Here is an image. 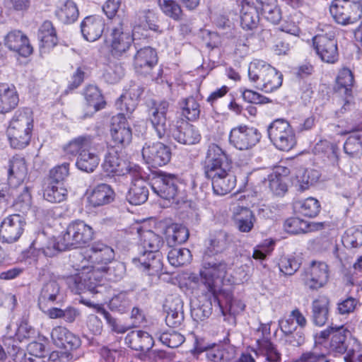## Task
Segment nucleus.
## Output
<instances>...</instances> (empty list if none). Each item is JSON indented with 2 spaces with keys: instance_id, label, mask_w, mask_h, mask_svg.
<instances>
[{
  "instance_id": "nucleus-1",
  "label": "nucleus",
  "mask_w": 362,
  "mask_h": 362,
  "mask_svg": "<svg viewBox=\"0 0 362 362\" xmlns=\"http://www.w3.org/2000/svg\"><path fill=\"white\" fill-rule=\"evenodd\" d=\"M76 262L73 260V267L76 272L74 275L67 277L66 282L70 289L75 293H81L86 291L91 293H97L100 276L97 272L101 270L107 274L109 280L117 281L120 280L125 273V266L122 262H114L111 266L93 267L88 265V261L83 255L77 252L73 255Z\"/></svg>"
},
{
  "instance_id": "nucleus-2",
  "label": "nucleus",
  "mask_w": 362,
  "mask_h": 362,
  "mask_svg": "<svg viewBox=\"0 0 362 362\" xmlns=\"http://www.w3.org/2000/svg\"><path fill=\"white\" fill-rule=\"evenodd\" d=\"M170 104L166 100L153 103L149 110V119L160 139L167 137L173 139L185 145H193L201 140L199 130L192 124L182 121L176 124H171L167 119V112Z\"/></svg>"
},
{
  "instance_id": "nucleus-3",
  "label": "nucleus",
  "mask_w": 362,
  "mask_h": 362,
  "mask_svg": "<svg viewBox=\"0 0 362 362\" xmlns=\"http://www.w3.org/2000/svg\"><path fill=\"white\" fill-rule=\"evenodd\" d=\"M231 162L224 149L216 144L208 146L203 163L205 177L211 181L214 192L225 195L236 185V177L232 173Z\"/></svg>"
},
{
  "instance_id": "nucleus-4",
  "label": "nucleus",
  "mask_w": 362,
  "mask_h": 362,
  "mask_svg": "<svg viewBox=\"0 0 362 362\" xmlns=\"http://www.w3.org/2000/svg\"><path fill=\"white\" fill-rule=\"evenodd\" d=\"M93 235L94 230L90 226L82 220L77 219L69 223L64 233L52 245H40L38 238H45L44 234L39 235L33 242V245L42 251L45 256L52 257L59 251L85 246L93 240Z\"/></svg>"
},
{
  "instance_id": "nucleus-5",
  "label": "nucleus",
  "mask_w": 362,
  "mask_h": 362,
  "mask_svg": "<svg viewBox=\"0 0 362 362\" xmlns=\"http://www.w3.org/2000/svg\"><path fill=\"white\" fill-rule=\"evenodd\" d=\"M216 284L214 293L211 295V292L202 281V277H200V288L206 300L202 305L192 309L191 315L194 320L203 321L208 318L212 313L213 304L218 306L223 315L225 309L232 315L244 310L245 305L240 300L233 298L230 290L221 288L222 281L219 280ZM211 293H214V291H211Z\"/></svg>"
},
{
  "instance_id": "nucleus-6",
  "label": "nucleus",
  "mask_w": 362,
  "mask_h": 362,
  "mask_svg": "<svg viewBox=\"0 0 362 362\" xmlns=\"http://www.w3.org/2000/svg\"><path fill=\"white\" fill-rule=\"evenodd\" d=\"M223 247L224 240L223 239L211 238L203 256L200 277H202L204 286L210 292L211 291H214V287L217 286L216 284L219 282V280L222 281L227 273V264L222 260L213 257L220 252ZM213 293H211V295Z\"/></svg>"
},
{
  "instance_id": "nucleus-7",
  "label": "nucleus",
  "mask_w": 362,
  "mask_h": 362,
  "mask_svg": "<svg viewBox=\"0 0 362 362\" xmlns=\"http://www.w3.org/2000/svg\"><path fill=\"white\" fill-rule=\"evenodd\" d=\"M94 140V136L83 134L73 139L64 147L66 153L78 155L76 165L81 171L92 173L100 163L99 156L93 151L95 148Z\"/></svg>"
},
{
  "instance_id": "nucleus-8",
  "label": "nucleus",
  "mask_w": 362,
  "mask_h": 362,
  "mask_svg": "<svg viewBox=\"0 0 362 362\" xmlns=\"http://www.w3.org/2000/svg\"><path fill=\"white\" fill-rule=\"evenodd\" d=\"M33 129V112L29 108L18 110L10 120L7 136L13 148L23 149L30 143Z\"/></svg>"
},
{
  "instance_id": "nucleus-9",
  "label": "nucleus",
  "mask_w": 362,
  "mask_h": 362,
  "mask_svg": "<svg viewBox=\"0 0 362 362\" xmlns=\"http://www.w3.org/2000/svg\"><path fill=\"white\" fill-rule=\"evenodd\" d=\"M268 136L274 146L284 151H288L296 144L295 132L285 119H277L273 121L267 129Z\"/></svg>"
},
{
  "instance_id": "nucleus-10",
  "label": "nucleus",
  "mask_w": 362,
  "mask_h": 362,
  "mask_svg": "<svg viewBox=\"0 0 362 362\" xmlns=\"http://www.w3.org/2000/svg\"><path fill=\"white\" fill-rule=\"evenodd\" d=\"M178 184L176 175L165 172L158 173L151 180V189L155 194L175 204L180 202Z\"/></svg>"
},
{
  "instance_id": "nucleus-11",
  "label": "nucleus",
  "mask_w": 362,
  "mask_h": 362,
  "mask_svg": "<svg viewBox=\"0 0 362 362\" xmlns=\"http://www.w3.org/2000/svg\"><path fill=\"white\" fill-rule=\"evenodd\" d=\"M354 0H333L329 11L335 22L341 25H352L361 18V11Z\"/></svg>"
},
{
  "instance_id": "nucleus-12",
  "label": "nucleus",
  "mask_w": 362,
  "mask_h": 362,
  "mask_svg": "<svg viewBox=\"0 0 362 362\" xmlns=\"http://www.w3.org/2000/svg\"><path fill=\"white\" fill-rule=\"evenodd\" d=\"M102 167L109 176L129 175L131 178H133L139 176L140 173L139 166L122 159L117 151L114 149L107 153Z\"/></svg>"
},
{
  "instance_id": "nucleus-13",
  "label": "nucleus",
  "mask_w": 362,
  "mask_h": 362,
  "mask_svg": "<svg viewBox=\"0 0 362 362\" xmlns=\"http://www.w3.org/2000/svg\"><path fill=\"white\" fill-rule=\"evenodd\" d=\"M110 33V54L117 59L125 55L134 42L133 35L124 28V23L119 19H115Z\"/></svg>"
},
{
  "instance_id": "nucleus-14",
  "label": "nucleus",
  "mask_w": 362,
  "mask_h": 362,
  "mask_svg": "<svg viewBox=\"0 0 362 362\" xmlns=\"http://www.w3.org/2000/svg\"><path fill=\"white\" fill-rule=\"evenodd\" d=\"M262 137L259 131L248 125L233 127L229 134V142L235 148L245 151L254 147Z\"/></svg>"
},
{
  "instance_id": "nucleus-15",
  "label": "nucleus",
  "mask_w": 362,
  "mask_h": 362,
  "mask_svg": "<svg viewBox=\"0 0 362 362\" xmlns=\"http://www.w3.org/2000/svg\"><path fill=\"white\" fill-rule=\"evenodd\" d=\"M313 47L322 61L333 64L338 59L337 42L335 33L330 30L325 33L317 34L313 37Z\"/></svg>"
},
{
  "instance_id": "nucleus-16",
  "label": "nucleus",
  "mask_w": 362,
  "mask_h": 362,
  "mask_svg": "<svg viewBox=\"0 0 362 362\" xmlns=\"http://www.w3.org/2000/svg\"><path fill=\"white\" fill-rule=\"evenodd\" d=\"M301 276L306 286L312 290L318 289L329 280V266L323 261L313 260L305 267Z\"/></svg>"
},
{
  "instance_id": "nucleus-17",
  "label": "nucleus",
  "mask_w": 362,
  "mask_h": 362,
  "mask_svg": "<svg viewBox=\"0 0 362 362\" xmlns=\"http://www.w3.org/2000/svg\"><path fill=\"white\" fill-rule=\"evenodd\" d=\"M141 153L145 162L154 168L168 163L172 155L170 148L158 141L146 142Z\"/></svg>"
},
{
  "instance_id": "nucleus-18",
  "label": "nucleus",
  "mask_w": 362,
  "mask_h": 362,
  "mask_svg": "<svg viewBox=\"0 0 362 362\" xmlns=\"http://www.w3.org/2000/svg\"><path fill=\"white\" fill-rule=\"evenodd\" d=\"M329 336H331L329 346L330 352L334 354H342L348 351V346L352 339L348 340L350 332L344 325H332L320 333V337L322 339H327Z\"/></svg>"
},
{
  "instance_id": "nucleus-19",
  "label": "nucleus",
  "mask_w": 362,
  "mask_h": 362,
  "mask_svg": "<svg viewBox=\"0 0 362 362\" xmlns=\"http://www.w3.org/2000/svg\"><path fill=\"white\" fill-rule=\"evenodd\" d=\"M334 131L340 136L356 132L346 139L344 144V151L352 158H358L362 155V128L359 129L355 125L344 127L343 124H339L335 126Z\"/></svg>"
},
{
  "instance_id": "nucleus-20",
  "label": "nucleus",
  "mask_w": 362,
  "mask_h": 362,
  "mask_svg": "<svg viewBox=\"0 0 362 362\" xmlns=\"http://www.w3.org/2000/svg\"><path fill=\"white\" fill-rule=\"evenodd\" d=\"M25 221L19 214L6 216L0 225V239L2 242L12 243L17 241L24 231Z\"/></svg>"
},
{
  "instance_id": "nucleus-21",
  "label": "nucleus",
  "mask_w": 362,
  "mask_h": 362,
  "mask_svg": "<svg viewBox=\"0 0 362 362\" xmlns=\"http://www.w3.org/2000/svg\"><path fill=\"white\" fill-rule=\"evenodd\" d=\"M133 264L149 276H156L163 269L160 252H144L132 259Z\"/></svg>"
},
{
  "instance_id": "nucleus-22",
  "label": "nucleus",
  "mask_w": 362,
  "mask_h": 362,
  "mask_svg": "<svg viewBox=\"0 0 362 362\" xmlns=\"http://www.w3.org/2000/svg\"><path fill=\"white\" fill-rule=\"evenodd\" d=\"M236 356V347L230 344L228 332L223 341L218 344L213 343L207 353L206 360L210 362H231Z\"/></svg>"
},
{
  "instance_id": "nucleus-23",
  "label": "nucleus",
  "mask_w": 362,
  "mask_h": 362,
  "mask_svg": "<svg viewBox=\"0 0 362 362\" xmlns=\"http://www.w3.org/2000/svg\"><path fill=\"white\" fill-rule=\"evenodd\" d=\"M110 134L116 144L126 145L130 143L132 133L124 113L112 117Z\"/></svg>"
},
{
  "instance_id": "nucleus-24",
  "label": "nucleus",
  "mask_w": 362,
  "mask_h": 362,
  "mask_svg": "<svg viewBox=\"0 0 362 362\" xmlns=\"http://www.w3.org/2000/svg\"><path fill=\"white\" fill-rule=\"evenodd\" d=\"M157 62V52L151 47L141 48L137 50L134 57V69L140 74H149Z\"/></svg>"
},
{
  "instance_id": "nucleus-25",
  "label": "nucleus",
  "mask_w": 362,
  "mask_h": 362,
  "mask_svg": "<svg viewBox=\"0 0 362 362\" xmlns=\"http://www.w3.org/2000/svg\"><path fill=\"white\" fill-rule=\"evenodd\" d=\"M143 92V87L135 83H131L128 89L125 90V92L117 100L116 103L117 108L127 113L133 112Z\"/></svg>"
},
{
  "instance_id": "nucleus-26",
  "label": "nucleus",
  "mask_w": 362,
  "mask_h": 362,
  "mask_svg": "<svg viewBox=\"0 0 362 362\" xmlns=\"http://www.w3.org/2000/svg\"><path fill=\"white\" fill-rule=\"evenodd\" d=\"M5 45L21 56L27 57L33 52V47L25 35L19 30H13L7 34L4 40Z\"/></svg>"
},
{
  "instance_id": "nucleus-27",
  "label": "nucleus",
  "mask_w": 362,
  "mask_h": 362,
  "mask_svg": "<svg viewBox=\"0 0 362 362\" xmlns=\"http://www.w3.org/2000/svg\"><path fill=\"white\" fill-rule=\"evenodd\" d=\"M104 27V21L98 16H87L81 23L83 37L90 42H94L101 37Z\"/></svg>"
},
{
  "instance_id": "nucleus-28",
  "label": "nucleus",
  "mask_w": 362,
  "mask_h": 362,
  "mask_svg": "<svg viewBox=\"0 0 362 362\" xmlns=\"http://www.w3.org/2000/svg\"><path fill=\"white\" fill-rule=\"evenodd\" d=\"M19 103V95L13 84L0 83V113L6 114L14 110Z\"/></svg>"
},
{
  "instance_id": "nucleus-29",
  "label": "nucleus",
  "mask_w": 362,
  "mask_h": 362,
  "mask_svg": "<svg viewBox=\"0 0 362 362\" xmlns=\"http://www.w3.org/2000/svg\"><path fill=\"white\" fill-rule=\"evenodd\" d=\"M124 341L130 349L140 351H148L154 344L153 337L141 330L130 332L125 337Z\"/></svg>"
},
{
  "instance_id": "nucleus-30",
  "label": "nucleus",
  "mask_w": 362,
  "mask_h": 362,
  "mask_svg": "<svg viewBox=\"0 0 362 362\" xmlns=\"http://www.w3.org/2000/svg\"><path fill=\"white\" fill-rule=\"evenodd\" d=\"M28 168L23 157L16 155L8 161V181L10 185H19L26 177Z\"/></svg>"
},
{
  "instance_id": "nucleus-31",
  "label": "nucleus",
  "mask_w": 362,
  "mask_h": 362,
  "mask_svg": "<svg viewBox=\"0 0 362 362\" xmlns=\"http://www.w3.org/2000/svg\"><path fill=\"white\" fill-rule=\"evenodd\" d=\"M289 172L288 168L278 166L268 175L269 187L274 194L282 196L287 191L286 180Z\"/></svg>"
},
{
  "instance_id": "nucleus-32",
  "label": "nucleus",
  "mask_w": 362,
  "mask_h": 362,
  "mask_svg": "<svg viewBox=\"0 0 362 362\" xmlns=\"http://www.w3.org/2000/svg\"><path fill=\"white\" fill-rule=\"evenodd\" d=\"M83 95L86 104L90 110L82 117L83 119L91 117L93 113L102 110L105 106V101L99 88L93 85H89L86 87Z\"/></svg>"
},
{
  "instance_id": "nucleus-33",
  "label": "nucleus",
  "mask_w": 362,
  "mask_h": 362,
  "mask_svg": "<svg viewBox=\"0 0 362 362\" xmlns=\"http://www.w3.org/2000/svg\"><path fill=\"white\" fill-rule=\"evenodd\" d=\"M60 293V286L59 284L51 280L45 283L40 290L38 296V306L40 310L45 312V309L50 305L57 301Z\"/></svg>"
},
{
  "instance_id": "nucleus-34",
  "label": "nucleus",
  "mask_w": 362,
  "mask_h": 362,
  "mask_svg": "<svg viewBox=\"0 0 362 362\" xmlns=\"http://www.w3.org/2000/svg\"><path fill=\"white\" fill-rule=\"evenodd\" d=\"M330 300L325 296H319L312 303V320L317 326H323L329 319Z\"/></svg>"
},
{
  "instance_id": "nucleus-35",
  "label": "nucleus",
  "mask_w": 362,
  "mask_h": 362,
  "mask_svg": "<svg viewBox=\"0 0 362 362\" xmlns=\"http://www.w3.org/2000/svg\"><path fill=\"white\" fill-rule=\"evenodd\" d=\"M259 23L258 8L250 3L243 4L240 11V25L246 31L255 32Z\"/></svg>"
},
{
  "instance_id": "nucleus-36",
  "label": "nucleus",
  "mask_w": 362,
  "mask_h": 362,
  "mask_svg": "<svg viewBox=\"0 0 362 362\" xmlns=\"http://www.w3.org/2000/svg\"><path fill=\"white\" fill-rule=\"evenodd\" d=\"M38 38L41 52H46L57 45L58 39L52 23L45 21L39 29Z\"/></svg>"
},
{
  "instance_id": "nucleus-37",
  "label": "nucleus",
  "mask_w": 362,
  "mask_h": 362,
  "mask_svg": "<svg viewBox=\"0 0 362 362\" xmlns=\"http://www.w3.org/2000/svg\"><path fill=\"white\" fill-rule=\"evenodd\" d=\"M267 69V72L256 87L265 93H272L281 86L283 75L272 66Z\"/></svg>"
},
{
  "instance_id": "nucleus-38",
  "label": "nucleus",
  "mask_w": 362,
  "mask_h": 362,
  "mask_svg": "<svg viewBox=\"0 0 362 362\" xmlns=\"http://www.w3.org/2000/svg\"><path fill=\"white\" fill-rule=\"evenodd\" d=\"M79 302L88 307H93L96 312L106 320L107 324L112 332L117 334H124L129 330V327L119 324L117 319L113 317L101 305H93L90 300L84 298L83 296L81 297Z\"/></svg>"
},
{
  "instance_id": "nucleus-39",
  "label": "nucleus",
  "mask_w": 362,
  "mask_h": 362,
  "mask_svg": "<svg viewBox=\"0 0 362 362\" xmlns=\"http://www.w3.org/2000/svg\"><path fill=\"white\" fill-rule=\"evenodd\" d=\"M91 255L90 258L92 260L101 264H107L112 263L115 258L114 250L101 242L94 243L90 248Z\"/></svg>"
},
{
  "instance_id": "nucleus-40",
  "label": "nucleus",
  "mask_w": 362,
  "mask_h": 362,
  "mask_svg": "<svg viewBox=\"0 0 362 362\" xmlns=\"http://www.w3.org/2000/svg\"><path fill=\"white\" fill-rule=\"evenodd\" d=\"M148 189L146 183L141 178L136 179L129 190V203L134 205H140L148 199Z\"/></svg>"
},
{
  "instance_id": "nucleus-41",
  "label": "nucleus",
  "mask_w": 362,
  "mask_h": 362,
  "mask_svg": "<svg viewBox=\"0 0 362 362\" xmlns=\"http://www.w3.org/2000/svg\"><path fill=\"white\" fill-rule=\"evenodd\" d=\"M182 303L180 299H175L173 304L165 305L167 315L165 322L168 327H178L184 320Z\"/></svg>"
},
{
  "instance_id": "nucleus-42",
  "label": "nucleus",
  "mask_w": 362,
  "mask_h": 362,
  "mask_svg": "<svg viewBox=\"0 0 362 362\" xmlns=\"http://www.w3.org/2000/svg\"><path fill=\"white\" fill-rule=\"evenodd\" d=\"M114 192L107 184L98 185L90 197V202L94 206L107 204L113 200Z\"/></svg>"
},
{
  "instance_id": "nucleus-43",
  "label": "nucleus",
  "mask_w": 362,
  "mask_h": 362,
  "mask_svg": "<svg viewBox=\"0 0 362 362\" xmlns=\"http://www.w3.org/2000/svg\"><path fill=\"white\" fill-rule=\"evenodd\" d=\"M181 114L189 121H195L200 115V105L193 97L182 98L178 103Z\"/></svg>"
},
{
  "instance_id": "nucleus-44",
  "label": "nucleus",
  "mask_w": 362,
  "mask_h": 362,
  "mask_svg": "<svg viewBox=\"0 0 362 362\" xmlns=\"http://www.w3.org/2000/svg\"><path fill=\"white\" fill-rule=\"evenodd\" d=\"M234 221L240 232L248 233L254 226L255 218L251 210L242 207L235 214Z\"/></svg>"
},
{
  "instance_id": "nucleus-45",
  "label": "nucleus",
  "mask_w": 362,
  "mask_h": 362,
  "mask_svg": "<svg viewBox=\"0 0 362 362\" xmlns=\"http://www.w3.org/2000/svg\"><path fill=\"white\" fill-rule=\"evenodd\" d=\"M354 75L350 69L344 68L338 74L337 78V91L345 96H352Z\"/></svg>"
},
{
  "instance_id": "nucleus-46",
  "label": "nucleus",
  "mask_w": 362,
  "mask_h": 362,
  "mask_svg": "<svg viewBox=\"0 0 362 362\" xmlns=\"http://www.w3.org/2000/svg\"><path fill=\"white\" fill-rule=\"evenodd\" d=\"M56 15L63 23L69 24L77 20L79 12L75 2L67 0L56 11Z\"/></svg>"
},
{
  "instance_id": "nucleus-47",
  "label": "nucleus",
  "mask_w": 362,
  "mask_h": 362,
  "mask_svg": "<svg viewBox=\"0 0 362 362\" xmlns=\"http://www.w3.org/2000/svg\"><path fill=\"white\" fill-rule=\"evenodd\" d=\"M132 303L129 291H122L115 293L108 303V307L112 311L119 313H125Z\"/></svg>"
},
{
  "instance_id": "nucleus-48",
  "label": "nucleus",
  "mask_w": 362,
  "mask_h": 362,
  "mask_svg": "<svg viewBox=\"0 0 362 362\" xmlns=\"http://www.w3.org/2000/svg\"><path fill=\"white\" fill-rule=\"evenodd\" d=\"M44 198L52 203H59L66 199L67 189L63 183L50 182L44 190Z\"/></svg>"
},
{
  "instance_id": "nucleus-49",
  "label": "nucleus",
  "mask_w": 362,
  "mask_h": 362,
  "mask_svg": "<svg viewBox=\"0 0 362 362\" xmlns=\"http://www.w3.org/2000/svg\"><path fill=\"white\" fill-rule=\"evenodd\" d=\"M167 243L173 247L185 243L189 238L188 229L181 224H173L168 229Z\"/></svg>"
},
{
  "instance_id": "nucleus-50",
  "label": "nucleus",
  "mask_w": 362,
  "mask_h": 362,
  "mask_svg": "<svg viewBox=\"0 0 362 362\" xmlns=\"http://www.w3.org/2000/svg\"><path fill=\"white\" fill-rule=\"evenodd\" d=\"M137 28L143 30H157L158 26L156 24V16L153 11L145 10L139 11L137 13L136 18L134 21V31Z\"/></svg>"
},
{
  "instance_id": "nucleus-51",
  "label": "nucleus",
  "mask_w": 362,
  "mask_h": 362,
  "mask_svg": "<svg viewBox=\"0 0 362 362\" xmlns=\"http://www.w3.org/2000/svg\"><path fill=\"white\" fill-rule=\"evenodd\" d=\"M259 351L265 356L264 362H280L281 355L269 339H258Z\"/></svg>"
},
{
  "instance_id": "nucleus-52",
  "label": "nucleus",
  "mask_w": 362,
  "mask_h": 362,
  "mask_svg": "<svg viewBox=\"0 0 362 362\" xmlns=\"http://www.w3.org/2000/svg\"><path fill=\"white\" fill-rule=\"evenodd\" d=\"M141 236L144 252H160L159 250L163 245L161 236L150 230L144 231Z\"/></svg>"
},
{
  "instance_id": "nucleus-53",
  "label": "nucleus",
  "mask_w": 362,
  "mask_h": 362,
  "mask_svg": "<svg viewBox=\"0 0 362 362\" xmlns=\"http://www.w3.org/2000/svg\"><path fill=\"white\" fill-rule=\"evenodd\" d=\"M271 65L260 59H254L248 66V77L250 81L258 85Z\"/></svg>"
},
{
  "instance_id": "nucleus-54",
  "label": "nucleus",
  "mask_w": 362,
  "mask_h": 362,
  "mask_svg": "<svg viewBox=\"0 0 362 362\" xmlns=\"http://www.w3.org/2000/svg\"><path fill=\"white\" fill-rule=\"evenodd\" d=\"M343 245L348 248L362 246V226L348 228L342 237Z\"/></svg>"
},
{
  "instance_id": "nucleus-55",
  "label": "nucleus",
  "mask_w": 362,
  "mask_h": 362,
  "mask_svg": "<svg viewBox=\"0 0 362 362\" xmlns=\"http://www.w3.org/2000/svg\"><path fill=\"white\" fill-rule=\"evenodd\" d=\"M170 264L174 267H180L190 262L192 255L187 248H172L168 255Z\"/></svg>"
},
{
  "instance_id": "nucleus-56",
  "label": "nucleus",
  "mask_w": 362,
  "mask_h": 362,
  "mask_svg": "<svg viewBox=\"0 0 362 362\" xmlns=\"http://www.w3.org/2000/svg\"><path fill=\"white\" fill-rule=\"evenodd\" d=\"M162 12L174 21H181L183 12L180 5L175 0H158Z\"/></svg>"
},
{
  "instance_id": "nucleus-57",
  "label": "nucleus",
  "mask_w": 362,
  "mask_h": 362,
  "mask_svg": "<svg viewBox=\"0 0 362 362\" xmlns=\"http://www.w3.org/2000/svg\"><path fill=\"white\" fill-rule=\"evenodd\" d=\"M261 12L264 18L273 24H277L282 16L279 6L274 1L272 2L261 1Z\"/></svg>"
},
{
  "instance_id": "nucleus-58",
  "label": "nucleus",
  "mask_w": 362,
  "mask_h": 362,
  "mask_svg": "<svg viewBox=\"0 0 362 362\" xmlns=\"http://www.w3.org/2000/svg\"><path fill=\"white\" fill-rule=\"evenodd\" d=\"M299 212L304 216L315 217L320 211V204L317 199L313 197H308L297 203Z\"/></svg>"
},
{
  "instance_id": "nucleus-59",
  "label": "nucleus",
  "mask_w": 362,
  "mask_h": 362,
  "mask_svg": "<svg viewBox=\"0 0 362 362\" xmlns=\"http://www.w3.org/2000/svg\"><path fill=\"white\" fill-rule=\"evenodd\" d=\"M291 362H329V360L317 346H315L310 350L303 352Z\"/></svg>"
},
{
  "instance_id": "nucleus-60",
  "label": "nucleus",
  "mask_w": 362,
  "mask_h": 362,
  "mask_svg": "<svg viewBox=\"0 0 362 362\" xmlns=\"http://www.w3.org/2000/svg\"><path fill=\"white\" fill-rule=\"evenodd\" d=\"M185 337L175 331H166L159 336L160 341L170 348H177L185 341Z\"/></svg>"
},
{
  "instance_id": "nucleus-61",
  "label": "nucleus",
  "mask_w": 362,
  "mask_h": 362,
  "mask_svg": "<svg viewBox=\"0 0 362 362\" xmlns=\"http://www.w3.org/2000/svg\"><path fill=\"white\" fill-rule=\"evenodd\" d=\"M307 226V221L296 217L286 219L284 224L285 230L292 234L306 233Z\"/></svg>"
},
{
  "instance_id": "nucleus-62",
  "label": "nucleus",
  "mask_w": 362,
  "mask_h": 362,
  "mask_svg": "<svg viewBox=\"0 0 362 362\" xmlns=\"http://www.w3.org/2000/svg\"><path fill=\"white\" fill-rule=\"evenodd\" d=\"M360 305L358 299L349 296L338 302L337 310L339 315H349L354 313Z\"/></svg>"
},
{
  "instance_id": "nucleus-63",
  "label": "nucleus",
  "mask_w": 362,
  "mask_h": 362,
  "mask_svg": "<svg viewBox=\"0 0 362 362\" xmlns=\"http://www.w3.org/2000/svg\"><path fill=\"white\" fill-rule=\"evenodd\" d=\"M275 242L272 239H267L254 248L252 257L257 260L264 259L274 249Z\"/></svg>"
},
{
  "instance_id": "nucleus-64",
  "label": "nucleus",
  "mask_w": 362,
  "mask_h": 362,
  "mask_svg": "<svg viewBox=\"0 0 362 362\" xmlns=\"http://www.w3.org/2000/svg\"><path fill=\"white\" fill-rule=\"evenodd\" d=\"M353 344L344 358V362H362V345L355 339H352Z\"/></svg>"
}]
</instances>
